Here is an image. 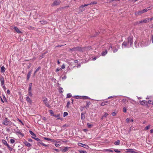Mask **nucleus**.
<instances>
[{"mask_svg": "<svg viewBox=\"0 0 153 153\" xmlns=\"http://www.w3.org/2000/svg\"><path fill=\"white\" fill-rule=\"evenodd\" d=\"M133 37H129L128 38V43L124 42L122 45V48H124L127 47L128 43L130 44V46H131V44L133 43Z\"/></svg>", "mask_w": 153, "mask_h": 153, "instance_id": "obj_1", "label": "nucleus"}, {"mask_svg": "<svg viewBox=\"0 0 153 153\" xmlns=\"http://www.w3.org/2000/svg\"><path fill=\"white\" fill-rule=\"evenodd\" d=\"M2 123L4 125H10L12 126L13 125V124L7 118H6L5 119L3 120Z\"/></svg>", "mask_w": 153, "mask_h": 153, "instance_id": "obj_2", "label": "nucleus"}, {"mask_svg": "<svg viewBox=\"0 0 153 153\" xmlns=\"http://www.w3.org/2000/svg\"><path fill=\"white\" fill-rule=\"evenodd\" d=\"M78 145L79 146L84 147L87 149H88L89 148V146L87 145L83 144L81 143H79Z\"/></svg>", "mask_w": 153, "mask_h": 153, "instance_id": "obj_3", "label": "nucleus"}, {"mask_svg": "<svg viewBox=\"0 0 153 153\" xmlns=\"http://www.w3.org/2000/svg\"><path fill=\"white\" fill-rule=\"evenodd\" d=\"M71 50L73 51H82V49L81 47H75L73 48H72Z\"/></svg>", "mask_w": 153, "mask_h": 153, "instance_id": "obj_4", "label": "nucleus"}, {"mask_svg": "<svg viewBox=\"0 0 153 153\" xmlns=\"http://www.w3.org/2000/svg\"><path fill=\"white\" fill-rule=\"evenodd\" d=\"M43 101L46 106H48V107H49L50 105L47 102V99L46 98H44L43 99Z\"/></svg>", "mask_w": 153, "mask_h": 153, "instance_id": "obj_5", "label": "nucleus"}, {"mask_svg": "<svg viewBox=\"0 0 153 153\" xmlns=\"http://www.w3.org/2000/svg\"><path fill=\"white\" fill-rule=\"evenodd\" d=\"M57 0V1H54V2L53 3L52 5L53 6L57 5L59 4L60 3V1L58 0Z\"/></svg>", "mask_w": 153, "mask_h": 153, "instance_id": "obj_6", "label": "nucleus"}, {"mask_svg": "<svg viewBox=\"0 0 153 153\" xmlns=\"http://www.w3.org/2000/svg\"><path fill=\"white\" fill-rule=\"evenodd\" d=\"M32 135V136H31V137L34 139L35 140H36L37 141H41V140L39 139L38 138H37V137H36V134H31Z\"/></svg>", "mask_w": 153, "mask_h": 153, "instance_id": "obj_7", "label": "nucleus"}, {"mask_svg": "<svg viewBox=\"0 0 153 153\" xmlns=\"http://www.w3.org/2000/svg\"><path fill=\"white\" fill-rule=\"evenodd\" d=\"M109 103V102H108V101H104L103 102H102L101 103V105L102 106H104L105 105H107Z\"/></svg>", "mask_w": 153, "mask_h": 153, "instance_id": "obj_8", "label": "nucleus"}, {"mask_svg": "<svg viewBox=\"0 0 153 153\" xmlns=\"http://www.w3.org/2000/svg\"><path fill=\"white\" fill-rule=\"evenodd\" d=\"M0 81H1V85H3L4 84V78L2 76L0 77Z\"/></svg>", "mask_w": 153, "mask_h": 153, "instance_id": "obj_9", "label": "nucleus"}, {"mask_svg": "<svg viewBox=\"0 0 153 153\" xmlns=\"http://www.w3.org/2000/svg\"><path fill=\"white\" fill-rule=\"evenodd\" d=\"M139 102L140 104L141 105H147V103L146 102V101L143 100V101H140Z\"/></svg>", "mask_w": 153, "mask_h": 153, "instance_id": "obj_10", "label": "nucleus"}, {"mask_svg": "<svg viewBox=\"0 0 153 153\" xmlns=\"http://www.w3.org/2000/svg\"><path fill=\"white\" fill-rule=\"evenodd\" d=\"M26 101L29 103L30 104L32 103V100L28 97H27L26 98Z\"/></svg>", "mask_w": 153, "mask_h": 153, "instance_id": "obj_11", "label": "nucleus"}, {"mask_svg": "<svg viewBox=\"0 0 153 153\" xmlns=\"http://www.w3.org/2000/svg\"><path fill=\"white\" fill-rule=\"evenodd\" d=\"M149 8H150V9H152V6H150L149 7L143 9L142 10L143 13L147 12L149 10V9H148Z\"/></svg>", "mask_w": 153, "mask_h": 153, "instance_id": "obj_12", "label": "nucleus"}, {"mask_svg": "<svg viewBox=\"0 0 153 153\" xmlns=\"http://www.w3.org/2000/svg\"><path fill=\"white\" fill-rule=\"evenodd\" d=\"M25 145L28 147H30L31 146V144L28 142L25 141L24 142Z\"/></svg>", "mask_w": 153, "mask_h": 153, "instance_id": "obj_13", "label": "nucleus"}, {"mask_svg": "<svg viewBox=\"0 0 153 153\" xmlns=\"http://www.w3.org/2000/svg\"><path fill=\"white\" fill-rule=\"evenodd\" d=\"M15 31L18 33H22V32L20 31L19 29L16 27H15L14 28Z\"/></svg>", "mask_w": 153, "mask_h": 153, "instance_id": "obj_14", "label": "nucleus"}, {"mask_svg": "<svg viewBox=\"0 0 153 153\" xmlns=\"http://www.w3.org/2000/svg\"><path fill=\"white\" fill-rule=\"evenodd\" d=\"M143 13V12L142 10H140L138 12H136L135 13V14L136 15H140Z\"/></svg>", "mask_w": 153, "mask_h": 153, "instance_id": "obj_15", "label": "nucleus"}, {"mask_svg": "<svg viewBox=\"0 0 153 153\" xmlns=\"http://www.w3.org/2000/svg\"><path fill=\"white\" fill-rule=\"evenodd\" d=\"M128 152L133 153H137V152L134 151V150L133 149H129L128 150Z\"/></svg>", "mask_w": 153, "mask_h": 153, "instance_id": "obj_16", "label": "nucleus"}, {"mask_svg": "<svg viewBox=\"0 0 153 153\" xmlns=\"http://www.w3.org/2000/svg\"><path fill=\"white\" fill-rule=\"evenodd\" d=\"M69 148L68 147H65L64 149L62 150V152H64L67 151L68 150Z\"/></svg>", "mask_w": 153, "mask_h": 153, "instance_id": "obj_17", "label": "nucleus"}, {"mask_svg": "<svg viewBox=\"0 0 153 153\" xmlns=\"http://www.w3.org/2000/svg\"><path fill=\"white\" fill-rule=\"evenodd\" d=\"M31 71H30L27 74V79H29L30 76V74H31Z\"/></svg>", "mask_w": 153, "mask_h": 153, "instance_id": "obj_18", "label": "nucleus"}, {"mask_svg": "<svg viewBox=\"0 0 153 153\" xmlns=\"http://www.w3.org/2000/svg\"><path fill=\"white\" fill-rule=\"evenodd\" d=\"M149 19L148 18H146V19H143V22L146 23L147 22H149Z\"/></svg>", "mask_w": 153, "mask_h": 153, "instance_id": "obj_19", "label": "nucleus"}, {"mask_svg": "<svg viewBox=\"0 0 153 153\" xmlns=\"http://www.w3.org/2000/svg\"><path fill=\"white\" fill-rule=\"evenodd\" d=\"M5 71V68L4 66H2L1 68V72H4Z\"/></svg>", "mask_w": 153, "mask_h": 153, "instance_id": "obj_20", "label": "nucleus"}, {"mask_svg": "<svg viewBox=\"0 0 153 153\" xmlns=\"http://www.w3.org/2000/svg\"><path fill=\"white\" fill-rule=\"evenodd\" d=\"M28 95L30 97H31L32 95V93L31 91H28Z\"/></svg>", "mask_w": 153, "mask_h": 153, "instance_id": "obj_21", "label": "nucleus"}, {"mask_svg": "<svg viewBox=\"0 0 153 153\" xmlns=\"http://www.w3.org/2000/svg\"><path fill=\"white\" fill-rule=\"evenodd\" d=\"M107 51L106 50L105 51H103L102 53V56H104L107 54Z\"/></svg>", "mask_w": 153, "mask_h": 153, "instance_id": "obj_22", "label": "nucleus"}, {"mask_svg": "<svg viewBox=\"0 0 153 153\" xmlns=\"http://www.w3.org/2000/svg\"><path fill=\"white\" fill-rule=\"evenodd\" d=\"M40 22L41 24H46L47 23V22L45 21H41Z\"/></svg>", "mask_w": 153, "mask_h": 153, "instance_id": "obj_23", "label": "nucleus"}, {"mask_svg": "<svg viewBox=\"0 0 153 153\" xmlns=\"http://www.w3.org/2000/svg\"><path fill=\"white\" fill-rule=\"evenodd\" d=\"M120 144V141L117 140V141L114 142V144L115 145H118Z\"/></svg>", "mask_w": 153, "mask_h": 153, "instance_id": "obj_24", "label": "nucleus"}, {"mask_svg": "<svg viewBox=\"0 0 153 153\" xmlns=\"http://www.w3.org/2000/svg\"><path fill=\"white\" fill-rule=\"evenodd\" d=\"M85 118L84 115L82 113L81 114V119L82 120H83Z\"/></svg>", "mask_w": 153, "mask_h": 153, "instance_id": "obj_25", "label": "nucleus"}, {"mask_svg": "<svg viewBox=\"0 0 153 153\" xmlns=\"http://www.w3.org/2000/svg\"><path fill=\"white\" fill-rule=\"evenodd\" d=\"M104 151L105 152H113V151L112 150H111L110 149H105V150H104Z\"/></svg>", "mask_w": 153, "mask_h": 153, "instance_id": "obj_26", "label": "nucleus"}, {"mask_svg": "<svg viewBox=\"0 0 153 153\" xmlns=\"http://www.w3.org/2000/svg\"><path fill=\"white\" fill-rule=\"evenodd\" d=\"M54 116L55 117L58 118L57 119H60L59 114H58L57 115H54Z\"/></svg>", "mask_w": 153, "mask_h": 153, "instance_id": "obj_27", "label": "nucleus"}, {"mask_svg": "<svg viewBox=\"0 0 153 153\" xmlns=\"http://www.w3.org/2000/svg\"><path fill=\"white\" fill-rule=\"evenodd\" d=\"M68 115V113L67 112H65L64 113L63 116L64 117H65V116H67Z\"/></svg>", "mask_w": 153, "mask_h": 153, "instance_id": "obj_28", "label": "nucleus"}, {"mask_svg": "<svg viewBox=\"0 0 153 153\" xmlns=\"http://www.w3.org/2000/svg\"><path fill=\"white\" fill-rule=\"evenodd\" d=\"M122 102L125 104H126L127 102L126 100L125 99H123L122 100Z\"/></svg>", "mask_w": 153, "mask_h": 153, "instance_id": "obj_29", "label": "nucleus"}, {"mask_svg": "<svg viewBox=\"0 0 153 153\" xmlns=\"http://www.w3.org/2000/svg\"><path fill=\"white\" fill-rule=\"evenodd\" d=\"M90 103L89 102H88L87 103L86 105V106H85L86 107L88 108L89 106V105H90Z\"/></svg>", "mask_w": 153, "mask_h": 153, "instance_id": "obj_30", "label": "nucleus"}, {"mask_svg": "<svg viewBox=\"0 0 153 153\" xmlns=\"http://www.w3.org/2000/svg\"><path fill=\"white\" fill-rule=\"evenodd\" d=\"M87 126H88V127L89 128H91L92 126V125L91 124H89V123H87Z\"/></svg>", "mask_w": 153, "mask_h": 153, "instance_id": "obj_31", "label": "nucleus"}, {"mask_svg": "<svg viewBox=\"0 0 153 153\" xmlns=\"http://www.w3.org/2000/svg\"><path fill=\"white\" fill-rule=\"evenodd\" d=\"M3 143L5 145L9 146L7 144V142L5 140H3Z\"/></svg>", "mask_w": 153, "mask_h": 153, "instance_id": "obj_32", "label": "nucleus"}, {"mask_svg": "<svg viewBox=\"0 0 153 153\" xmlns=\"http://www.w3.org/2000/svg\"><path fill=\"white\" fill-rule=\"evenodd\" d=\"M108 115V114L107 113H105L102 116V117H106Z\"/></svg>", "mask_w": 153, "mask_h": 153, "instance_id": "obj_33", "label": "nucleus"}, {"mask_svg": "<svg viewBox=\"0 0 153 153\" xmlns=\"http://www.w3.org/2000/svg\"><path fill=\"white\" fill-rule=\"evenodd\" d=\"M1 85L2 86L4 90L5 91L6 90V88L4 84L3 85Z\"/></svg>", "mask_w": 153, "mask_h": 153, "instance_id": "obj_34", "label": "nucleus"}, {"mask_svg": "<svg viewBox=\"0 0 153 153\" xmlns=\"http://www.w3.org/2000/svg\"><path fill=\"white\" fill-rule=\"evenodd\" d=\"M40 143L42 145V146H48V145H46L43 143Z\"/></svg>", "mask_w": 153, "mask_h": 153, "instance_id": "obj_35", "label": "nucleus"}, {"mask_svg": "<svg viewBox=\"0 0 153 153\" xmlns=\"http://www.w3.org/2000/svg\"><path fill=\"white\" fill-rule=\"evenodd\" d=\"M144 23L143 22V20H142L140 21H139L138 22H137V24H140L141 23Z\"/></svg>", "mask_w": 153, "mask_h": 153, "instance_id": "obj_36", "label": "nucleus"}, {"mask_svg": "<svg viewBox=\"0 0 153 153\" xmlns=\"http://www.w3.org/2000/svg\"><path fill=\"white\" fill-rule=\"evenodd\" d=\"M148 103L149 104H152L153 105V102L152 100H149L148 101Z\"/></svg>", "mask_w": 153, "mask_h": 153, "instance_id": "obj_37", "label": "nucleus"}, {"mask_svg": "<svg viewBox=\"0 0 153 153\" xmlns=\"http://www.w3.org/2000/svg\"><path fill=\"white\" fill-rule=\"evenodd\" d=\"M63 89L62 88H60L59 89V91L60 93H62L63 92Z\"/></svg>", "mask_w": 153, "mask_h": 153, "instance_id": "obj_38", "label": "nucleus"}, {"mask_svg": "<svg viewBox=\"0 0 153 153\" xmlns=\"http://www.w3.org/2000/svg\"><path fill=\"white\" fill-rule=\"evenodd\" d=\"M71 97V95L70 94H68L67 95V98H69Z\"/></svg>", "mask_w": 153, "mask_h": 153, "instance_id": "obj_39", "label": "nucleus"}, {"mask_svg": "<svg viewBox=\"0 0 153 153\" xmlns=\"http://www.w3.org/2000/svg\"><path fill=\"white\" fill-rule=\"evenodd\" d=\"M10 143H13L15 142V140H14L13 139H11L10 140Z\"/></svg>", "mask_w": 153, "mask_h": 153, "instance_id": "obj_40", "label": "nucleus"}, {"mask_svg": "<svg viewBox=\"0 0 153 153\" xmlns=\"http://www.w3.org/2000/svg\"><path fill=\"white\" fill-rule=\"evenodd\" d=\"M49 112L51 114H52L53 115H54V113H53V111L52 110H50Z\"/></svg>", "mask_w": 153, "mask_h": 153, "instance_id": "obj_41", "label": "nucleus"}, {"mask_svg": "<svg viewBox=\"0 0 153 153\" xmlns=\"http://www.w3.org/2000/svg\"><path fill=\"white\" fill-rule=\"evenodd\" d=\"M70 104V101H68V102L67 103V107H69V105Z\"/></svg>", "mask_w": 153, "mask_h": 153, "instance_id": "obj_42", "label": "nucleus"}, {"mask_svg": "<svg viewBox=\"0 0 153 153\" xmlns=\"http://www.w3.org/2000/svg\"><path fill=\"white\" fill-rule=\"evenodd\" d=\"M79 152L80 153H87L86 151H80Z\"/></svg>", "mask_w": 153, "mask_h": 153, "instance_id": "obj_43", "label": "nucleus"}, {"mask_svg": "<svg viewBox=\"0 0 153 153\" xmlns=\"http://www.w3.org/2000/svg\"><path fill=\"white\" fill-rule=\"evenodd\" d=\"M150 125H149L148 126H146L145 128V129L146 130H148V129L149 127H150Z\"/></svg>", "mask_w": 153, "mask_h": 153, "instance_id": "obj_44", "label": "nucleus"}, {"mask_svg": "<svg viewBox=\"0 0 153 153\" xmlns=\"http://www.w3.org/2000/svg\"><path fill=\"white\" fill-rule=\"evenodd\" d=\"M148 18L149 19V21H151L152 20H153V16L151 18Z\"/></svg>", "mask_w": 153, "mask_h": 153, "instance_id": "obj_45", "label": "nucleus"}, {"mask_svg": "<svg viewBox=\"0 0 153 153\" xmlns=\"http://www.w3.org/2000/svg\"><path fill=\"white\" fill-rule=\"evenodd\" d=\"M62 70V68H57L56 70V72H58V71H59L60 70Z\"/></svg>", "mask_w": 153, "mask_h": 153, "instance_id": "obj_46", "label": "nucleus"}, {"mask_svg": "<svg viewBox=\"0 0 153 153\" xmlns=\"http://www.w3.org/2000/svg\"><path fill=\"white\" fill-rule=\"evenodd\" d=\"M44 138L45 140H51V139L50 138H47L46 137H44Z\"/></svg>", "mask_w": 153, "mask_h": 153, "instance_id": "obj_47", "label": "nucleus"}, {"mask_svg": "<svg viewBox=\"0 0 153 153\" xmlns=\"http://www.w3.org/2000/svg\"><path fill=\"white\" fill-rule=\"evenodd\" d=\"M114 151L115 152H120V151H119L118 149H115L114 150Z\"/></svg>", "mask_w": 153, "mask_h": 153, "instance_id": "obj_48", "label": "nucleus"}, {"mask_svg": "<svg viewBox=\"0 0 153 153\" xmlns=\"http://www.w3.org/2000/svg\"><path fill=\"white\" fill-rule=\"evenodd\" d=\"M41 69V67H39L38 68L36 69V71L37 72Z\"/></svg>", "mask_w": 153, "mask_h": 153, "instance_id": "obj_49", "label": "nucleus"}, {"mask_svg": "<svg viewBox=\"0 0 153 153\" xmlns=\"http://www.w3.org/2000/svg\"><path fill=\"white\" fill-rule=\"evenodd\" d=\"M123 111L125 113V112H126V108L125 107L123 108Z\"/></svg>", "mask_w": 153, "mask_h": 153, "instance_id": "obj_50", "label": "nucleus"}, {"mask_svg": "<svg viewBox=\"0 0 153 153\" xmlns=\"http://www.w3.org/2000/svg\"><path fill=\"white\" fill-rule=\"evenodd\" d=\"M88 5H89V4H84L83 5H82V7H85L86 6H88Z\"/></svg>", "mask_w": 153, "mask_h": 153, "instance_id": "obj_51", "label": "nucleus"}, {"mask_svg": "<svg viewBox=\"0 0 153 153\" xmlns=\"http://www.w3.org/2000/svg\"><path fill=\"white\" fill-rule=\"evenodd\" d=\"M65 65H64L63 64L62 65L61 68L64 69L65 68Z\"/></svg>", "mask_w": 153, "mask_h": 153, "instance_id": "obj_52", "label": "nucleus"}, {"mask_svg": "<svg viewBox=\"0 0 153 153\" xmlns=\"http://www.w3.org/2000/svg\"><path fill=\"white\" fill-rule=\"evenodd\" d=\"M66 78V76H64L62 77V79L63 80H64Z\"/></svg>", "mask_w": 153, "mask_h": 153, "instance_id": "obj_53", "label": "nucleus"}, {"mask_svg": "<svg viewBox=\"0 0 153 153\" xmlns=\"http://www.w3.org/2000/svg\"><path fill=\"white\" fill-rule=\"evenodd\" d=\"M111 114H112V116H115L116 115V113L115 112H112L111 113Z\"/></svg>", "mask_w": 153, "mask_h": 153, "instance_id": "obj_54", "label": "nucleus"}, {"mask_svg": "<svg viewBox=\"0 0 153 153\" xmlns=\"http://www.w3.org/2000/svg\"><path fill=\"white\" fill-rule=\"evenodd\" d=\"M7 93L8 94H10V90H7Z\"/></svg>", "mask_w": 153, "mask_h": 153, "instance_id": "obj_55", "label": "nucleus"}, {"mask_svg": "<svg viewBox=\"0 0 153 153\" xmlns=\"http://www.w3.org/2000/svg\"><path fill=\"white\" fill-rule=\"evenodd\" d=\"M55 146H56L57 147H59V144L58 143H56L55 144Z\"/></svg>", "mask_w": 153, "mask_h": 153, "instance_id": "obj_56", "label": "nucleus"}, {"mask_svg": "<svg viewBox=\"0 0 153 153\" xmlns=\"http://www.w3.org/2000/svg\"><path fill=\"white\" fill-rule=\"evenodd\" d=\"M129 119H128V118H127L126 120V121L127 122V123H128L129 122Z\"/></svg>", "mask_w": 153, "mask_h": 153, "instance_id": "obj_57", "label": "nucleus"}, {"mask_svg": "<svg viewBox=\"0 0 153 153\" xmlns=\"http://www.w3.org/2000/svg\"><path fill=\"white\" fill-rule=\"evenodd\" d=\"M96 4V3H95L94 2H91V3L89 4V5H90L91 4Z\"/></svg>", "mask_w": 153, "mask_h": 153, "instance_id": "obj_58", "label": "nucleus"}, {"mask_svg": "<svg viewBox=\"0 0 153 153\" xmlns=\"http://www.w3.org/2000/svg\"><path fill=\"white\" fill-rule=\"evenodd\" d=\"M53 150L56 151L57 152H59V149H53Z\"/></svg>", "mask_w": 153, "mask_h": 153, "instance_id": "obj_59", "label": "nucleus"}, {"mask_svg": "<svg viewBox=\"0 0 153 153\" xmlns=\"http://www.w3.org/2000/svg\"><path fill=\"white\" fill-rule=\"evenodd\" d=\"M151 39L152 41V42L153 43V35L152 36Z\"/></svg>", "mask_w": 153, "mask_h": 153, "instance_id": "obj_60", "label": "nucleus"}, {"mask_svg": "<svg viewBox=\"0 0 153 153\" xmlns=\"http://www.w3.org/2000/svg\"><path fill=\"white\" fill-rule=\"evenodd\" d=\"M32 83H30L29 85V87H32Z\"/></svg>", "mask_w": 153, "mask_h": 153, "instance_id": "obj_61", "label": "nucleus"}, {"mask_svg": "<svg viewBox=\"0 0 153 153\" xmlns=\"http://www.w3.org/2000/svg\"><path fill=\"white\" fill-rule=\"evenodd\" d=\"M117 51V49H114V50L113 52L114 53H115V52H116Z\"/></svg>", "mask_w": 153, "mask_h": 153, "instance_id": "obj_62", "label": "nucleus"}, {"mask_svg": "<svg viewBox=\"0 0 153 153\" xmlns=\"http://www.w3.org/2000/svg\"><path fill=\"white\" fill-rule=\"evenodd\" d=\"M32 87H29L28 91H31Z\"/></svg>", "mask_w": 153, "mask_h": 153, "instance_id": "obj_63", "label": "nucleus"}, {"mask_svg": "<svg viewBox=\"0 0 153 153\" xmlns=\"http://www.w3.org/2000/svg\"><path fill=\"white\" fill-rule=\"evenodd\" d=\"M150 133H153V129H151V130H150Z\"/></svg>", "mask_w": 153, "mask_h": 153, "instance_id": "obj_64", "label": "nucleus"}]
</instances>
